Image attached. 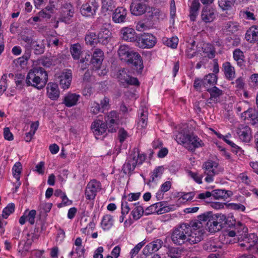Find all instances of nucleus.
Listing matches in <instances>:
<instances>
[{"label":"nucleus","instance_id":"51","mask_svg":"<svg viewBox=\"0 0 258 258\" xmlns=\"http://www.w3.org/2000/svg\"><path fill=\"white\" fill-rule=\"evenodd\" d=\"M141 192H131L126 195H124L122 199L126 201L133 202L138 200L141 197Z\"/></svg>","mask_w":258,"mask_h":258},{"label":"nucleus","instance_id":"1","mask_svg":"<svg viewBox=\"0 0 258 258\" xmlns=\"http://www.w3.org/2000/svg\"><path fill=\"white\" fill-rule=\"evenodd\" d=\"M118 114L116 112L110 111L105 117L106 123L102 120L96 119L91 124V130L97 139L99 136L103 135L106 132L107 124L108 125V131L111 133L116 131L118 127Z\"/></svg>","mask_w":258,"mask_h":258},{"label":"nucleus","instance_id":"33","mask_svg":"<svg viewBox=\"0 0 258 258\" xmlns=\"http://www.w3.org/2000/svg\"><path fill=\"white\" fill-rule=\"evenodd\" d=\"M246 40L250 42H254L258 40V28L255 26L251 27L245 34Z\"/></svg>","mask_w":258,"mask_h":258},{"label":"nucleus","instance_id":"22","mask_svg":"<svg viewBox=\"0 0 258 258\" xmlns=\"http://www.w3.org/2000/svg\"><path fill=\"white\" fill-rule=\"evenodd\" d=\"M237 134L242 142L248 143L251 139V131L247 125H240L237 128Z\"/></svg>","mask_w":258,"mask_h":258},{"label":"nucleus","instance_id":"15","mask_svg":"<svg viewBox=\"0 0 258 258\" xmlns=\"http://www.w3.org/2000/svg\"><path fill=\"white\" fill-rule=\"evenodd\" d=\"M101 189L100 183L95 180L89 181L85 189V197L86 200L90 201H93L97 192Z\"/></svg>","mask_w":258,"mask_h":258},{"label":"nucleus","instance_id":"35","mask_svg":"<svg viewBox=\"0 0 258 258\" xmlns=\"http://www.w3.org/2000/svg\"><path fill=\"white\" fill-rule=\"evenodd\" d=\"M153 213L162 214L169 212V207L165 206L162 202H158L150 207Z\"/></svg>","mask_w":258,"mask_h":258},{"label":"nucleus","instance_id":"21","mask_svg":"<svg viewBox=\"0 0 258 258\" xmlns=\"http://www.w3.org/2000/svg\"><path fill=\"white\" fill-rule=\"evenodd\" d=\"M127 10L122 7L117 8L112 14V21L115 23H123L126 22Z\"/></svg>","mask_w":258,"mask_h":258},{"label":"nucleus","instance_id":"48","mask_svg":"<svg viewBox=\"0 0 258 258\" xmlns=\"http://www.w3.org/2000/svg\"><path fill=\"white\" fill-rule=\"evenodd\" d=\"M235 0H219V6L223 10H227L234 5Z\"/></svg>","mask_w":258,"mask_h":258},{"label":"nucleus","instance_id":"52","mask_svg":"<svg viewBox=\"0 0 258 258\" xmlns=\"http://www.w3.org/2000/svg\"><path fill=\"white\" fill-rule=\"evenodd\" d=\"M15 205L13 203H11L8 205V206L5 207L3 211L2 216L4 218L7 219L11 214H12L15 210Z\"/></svg>","mask_w":258,"mask_h":258},{"label":"nucleus","instance_id":"13","mask_svg":"<svg viewBox=\"0 0 258 258\" xmlns=\"http://www.w3.org/2000/svg\"><path fill=\"white\" fill-rule=\"evenodd\" d=\"M258 241L257 236L253 234H249L247 236V233L243 236V237L239 241V245L246 250L251 249L252 248H256L258 251V247H257Z\"/></svg>","mask_w":258,"mask_h":258},{"label":"nucleus","instance_id":"25","mask_svg":"<svg viewBox=\"0 0 258 258\" xmlns=\"http://www.w3.org/2000/svg\"><path fill=\"white\" fill-rule=\"evenodd\" d=\"M47 95L52 100H56L59 97V90L57 84L50 82L47 84Z\"/></svg>","mask_w":258,"mask_h":258},{"label":"nucleus","instance_id":"56","mask_svg":"<svg viewBox=\"0 0 258 258\" xmlns=\"http://www.w3.org/2000/svg\"><path fill=\"white\" fill-rule=\"evenodd\" d=\"M195 197V193L192 192H189L187 193H184L182 195L179 200L181 202H186L187 201H191Z\"/></svg>","mask_w":258,"mask_h":258},{"label":"nucleus","instance_id":"27","mask_svg":"<svg viewBox=\"0 0 258 258\" xmlns=\"http://www.w3.org/2000/svg\"><path fill=\"white\" fill-rule=\"evenodd\" d=\"M103 57L104 53L101 50L96 49L93 52L91 63L96 70L100 68L103 60Z\"/></svg>","mask_w":258,"mask_h":258},{"label":"nucleus","instance_id":"18","mask_svg":"<svg viewBox=\"0 0 258 258\" xmlns=\"http://www.w3.org/2000/svg\"><path fill=\"white\" fill-rule=\"evenodd\" d=\"M216 15V10L213 7L205 6L202 9L201 18L204 22L209 23L215 20Z\"/></svg>","mask_w":258,"mask_h":258},{"label":"nucleus","instance_id":"6","mask_svg":"<svg viewBox=\"0 0 258 258\" xmlns=\"http://www.w3.org/2000/svg\"><path fill=\"white\" fill-rule=\"evenodd\" d=\"M188 228V242L191 244L197 243L203 239L205 233L202 223L200 221H196L187 224Z\"/></svg>","mask_w":258,"mask_h":258},{"label":"nucleus","instance_id":"3","mask_svg":"<svg viewBox=\"0 0 258 258\" xmlns=\"http://www.w3.org/2000/svg\"><path fill=\"white\" fill-rule=\"evenodd\" d=\"M117 52L120 60L132 64L138 72H141L143 69L144 66L141 56L128 45L126 44L120 45Z\"/></svg>","mask_w":258,"mask_h":258},{"label":"nucleus","instance_id":"63","mask_svg":"<svg viewBox=\"0 0 258 258\" xmlns=\"http://www.w3.org/2000/svg\"><path fill=\"white\" fill-rule=\"evenodd\" d=\"M112 8V1L111 0H102V9L103 11H111Z\"/></svg>","mask_w":258,"mask_h":258},{"label":"nucleus","instance_id":"31","mask_svg":"<svg viewBox=\"0 0 258 258\" xmlns=\"http://www.w3.org/2000/svg\"><path fill=\"white\" fill-rule=\"evenodd\" d=\"M223 71L226 79L232 80L235 77L234 68L229 62H225L223 64Z\"/></svg>","mask_w":258,"mask_h":258},{"label":"nucleus","instance_id":"45","mask_svg":"<svg viewBox=\"0 0 258 258\" xmlns=\"http://www.w3.org/2000/svg\"><path fill=\"white\" fill-rule=\"evenodd\" d=\"M185 53L187 56L189 58L196 55L197 51L195 49V42L194 41H192L191 43L188 44Z\"/></svg>","mask_w":258,"mask_h":258},{"label":"nucleus","instance_id":"55","mask_svg":"<svg viewBox=\"0 0 258 258\" xmlns=\"http://www.w3.org/2000/svg\"><path fill=\"white\" fill-rule=\"evenodd\" d=\"M239 25L236 22H228L225 25V28L228 31L234 33L238 30Z\"/></svg>","mask_w":258,"mask_h":258},{"label":"nucleus","instance_id":"39","mask_svg":"<svg viewBox=\"0 0 258 258\" xmlns=\"http://www.w3.org/2000/svg\"><path fill=\"white\" fill-rule=\"evenodd\" d=\"M233 57L237 65L242 66L243 65L244 56L243 52L239 49H236L233 52Z\"/></svg>","mask_w":258,"mask_h":258},{"label":"nucleus","instance_id":"20","mask_svg":"<svg viewBox=\"0 0 258 258\" xmlns=\"http://www.w3.org/2000/svg\"><path fill=\"white\" fill-rule=\"evenodd\" d=\"M243 120H247L252 125L258 124V111L250 108L244 111L241 115Z\"/></svg>","mask_w":258,"mask_h":258},{"label":"nucleus","instance_id":"38","mask_svg":"<svg viewBox=\"0 0 258 258\" xmlns=\"http://www.w3.org/2000/svg\"><path fill=\"white\" fill-rule=\"evenodd\" d=\"M139 119L137 123V129L138 131H141L144 129L147 125V113L144 110H141Z\"/></svg>","mask_w":258,"mask_h":258},{"label":"nucleus","instance_id":"54","mask_svg":"<svg viewBox=\"0 0 258 258\" xmlns=\"http://www.w3.org/2000/svg\"><path fill=\"white\" fill-rule=\"evenodd\" d=\"M29 57L27 55H23L14 60V62L20 66L21 68H24L27 64Z\"/></svg>","mask_w":258,"mask_h":258},{"label":"nucleus","instance_id":"14","mask_svg":"<svg viewBox=\"0 0 258 258\" xmlns=\"http://www.w3.org/2000/svg\"><path fill=\"white\" fill-rule=\"evenodd\" d=\"M120 38L124 41L134 42L137 41L139 35L131 26L123 27L119 31Z\"/></svg>","mask_w":258,"mask_h":258},{"label":"nucleus","instance_id":"58","mask_svg":"<svg viewBox=\"0 0 258 258\" xmlns=\"http://www.w3.org/2000/svg\"><path fill=\"white\" fill-rule=\"evenodd\" d=\"M60 42L58 38L54 36H51L47 39V45L48 46H57Z\"/></svg>","mask_w":258,"mask_h":258},{"label":"nucleus","instance_id":"16","mask_svg":"<svg viewBox=\"0 0 258 258\" xmlns=\"http://www.w3.org/2000/svg\"><path fill=\"white\" fill-rule=\"evenodd\" d=\"M74 14V8L70 3H66L60 11L59 20L66 23H70Z\"/></svg>","mask_w":258,"mask_h":258},{"label":"nucleus","instance_id":"7","mask_svg":"<svg viewBox=\"0 0 258 258\" xmlns=\"http://www.w3.org/2000/svg\"><path fill=\"white\" fill-rule=\"evenodd\" d=\"M226 216L222 214H214L206 224V230L211 233L220 230L226 223Z\"/></svg>","mask_w":258,"mask_h":258},{"label":"nucleus","instance_id":"8","mask_svg":"<svg viewBox=\"0 0 258 258\" xmlns=\"http://www.w3.org/2000/svg\"><path fill=\"white\" fill-rule=\"evenodd\" d=\"M188 228L186 224H182L176 227L171 235V239L174 243L181 245L188 242Z\"/></svg>","mask_w":258,"mask_h":258},{"label":"nucleus","instance_id":"17","mask_svg":"<svg viewBox=\"0 0 258 258\" xmlns=\"http://www.w3.org/2000/svg\"><path fill=\"white\" fill-rule=\"evenodd\" d=\"M118 81L123 86L139 85V82L136 78L131 76L127 70L123 69L119 71L117 74Z\"/></svg>","mask_w":258,"mask_h":258},{"label":"nucleus","instance_id":"57","mask_svg":"<svg viewBox=\"0 0 258 258\" xmlns=\"http://www.w3.org/2000/svg\"><path fill=\"white\" fill-rule=\"evenodd\" d=\"M7 75H4L2 76L0 81V95H2L7 88Z\"/></svg>","mask_w":258,"mask_h":258},{"label":"nucleus","instance_id":"43","mask_svg":"<svg viewBox=\"0 0 258 258\" xmlns=\"http://www.w3.org/2000/svg\"><path fill=\"white\" fill-rule=\"evenodd\" d=\"M146 243V239H144L142 241L138 243L133 249H131L130 255L131 258H134L136 256L142 248L145 245Z\"/></svg>","mask_w":258,"mask_h":258},{"label":"nucleus","instance_id":"28","mask_svg":"<svg viewBox=\"0 0 258 258\" xmlns=\"http://www.w3.org/2000/svg\"><path fill=\"white\" fill-rule=\"evenodd\" d=\"M80 95L76 93H68L64 97L63 103L68 107H71L76 105L79 99Z\"/></svg>","mask_w":258,"mask_h":258},{"label":"nucleus","instance_id":"61","mask_svg":"<svg viewBox=\"0 0 258 258\" xmlns=\"http://www.w3.org/2000/svg\"><path fill=\"white\" fill-rule=\"evenodd\" d=\"M60 0H49V6H47L46 9L48 11H53L54 9H57L60 5Z\"/></svg>","mask_w":258,"mask_h":258},{"label":"nucleus","instance_id":"29","mask_svg":"<svg viewBox=\"0 0 258 258\" xmlns=\"http://www.w3.org/2000/svg\"><path fill=\"white\" fill-rule=\"evenodd\" d=\"M111 33L108 29H101L98 34V42L103 45L107 44L111 39Z\"/></svg>","mask_w":258,"mask_h":258},{"label":"nucleus","instance_id":"19","mask_svg":"<svg viewBox=\"0 0 258 258\" xmlns=\"http://www.w3.org/2000/svg\"><path fill=\"white\" fill-rule=\"evenodd\" d=\"M56 77L59 79V84L62 89L66 90L70 87L72 79L71 70H66L57 74Z\"/></svg>","mask_w":258,"mask_h":258},{"label":"nucleus","instance_id":"47","mask_svg":"<svg viewBox=\"0 0 258 258\" xmlns=\"http://www.w3.org/2000/svg\"><path fill=\"white\" fill-rule=\"evenodd\" d=\"M81 47L78 44H75L71 47V52L74 59H79L81 54Z\"/></svg>","mask_w":258,"mask_h":258},{"label":"nucleus","instance_id":"41","mask_svg":"<svg viewBox=\"0 0 258 258\" xmlns=\"http://www.w3.org/2000/svg\"><path fill=\"white\" fill-rule=\"evenodd\" d=\"M164 168L163 166H159L156 168L152 172L151 176L152 181H157L162 177L164 172Z\"/></svg>","mask_w":258,"mask_h":258},{"label":"nucleus","instance_id":"4","mask_svg":"<svg viewBox=\"0 0 258 258\" xmlns=\"http://www.w3.org/2000/svg\"><path fill=\"white\" fill-rule=\"evenodd\" d=\"M48 82V75L42 68H35L28 72L26 83L29 86H33L39 90L43 89Z\"/></svg>","mask_w":258,"mask_h":258},{"label":"nucleus","instance_id":"34","mask_svg":"<svg viewBox=\"0 0 258 258\" xmlns=\"http://www.w3.org/2000/svg\"><path fill=\"white\" fill-rule=\"evenodd\" d=\"M200 4L199 0H194L190 7L189 17L192 21L196 20L198 15Z\"/></svg>","mask_w":258,"mask_h":258},{"label":"nucleus","instance_id":"2","mask_svg":"<svg viewBox=\"0 0 258 258\" xmlns=\"http://www.w3.org/2000/svg\"><path fill=\"white\" fill-rule=\"evenodd\" d=\"M186 128L187 125L184 124L177 133H175V140L177 142L190 151L203 146L202 140L197 136L189 134Z\"/></svg>","mask_w":258,"mask_h":258},{"label":"nucleus","instance_id":"37","mask_svg":"<svg viewBox=\"0 0 258 258\" xmlns=\"http://www.w3.org/2000/svg\"><path fill=\"white\" fill-rule=\"evenodd\" d=\"M172 183L170 181H167L163 183L160 189L156 192V197L158 200L163 199L165 192L168 191L171 187Z\"/></svg>","mask_w":258,"mask_h":258},{"label":"nucleus","instance_id":"12","mask_svg":"<svg viewBox=\"0 0 258 258\" xmlns=\"http://www.w3.org/2000/svg\"><path fill=\"white\" fill-rule=\"evenodd\" d=\"M157 41L156 37L153 34L144 33L138 37L136 45L141 48L150 49L155 45Z\"/></svg>","mask_w":258,"mask_h":258},{"label":"nucleus","instance_id":"40","mask_svg":"<svg viewBox=\"0 0 258 258\" xmlns=\"http://www.w3.org/2000/svg\"><path fill=\"white\" fill-rule=\"evenodd\" d=\"M13 177L16 179H20L22 171V165L21 162H17L15 163L12 169Z\"/></svg>","mask_w":258,"mask_h":258},{"label":"nucleus","instance_id":"46","mask_svg":"<svg viewBox=\"0 0 258 258\" xmlns=\"http://www.w3.org/2000/svg\"><path fill=\"white\" fill-rule=\"evenodd\" d=\"M217 76L215 74H209L206 76L203 80V85L204 86L214 85L217 82Z\"/></svg>","mask_w":258,"mask_h":258},{"label":"nucleus","instance_id":"53","mask_svg":"<svg viewBox=\"0 0 258 258\" xmlns=\"http://www.w3.org/2000/svg\"><path fill=\"white\" fill-rule=\"evenodd\" d=\"M225 205L227 207V208L231 210L242 212H244L245 210V206L239 203H227L225 204Z\"/></svg>","mask_w":258,"mask_h":258},{"label":"nucleus","instance_id":"64","mask_svg":"<svg viewBox=\"0 0 258 258\" xmlns=\"http://www.w3.org/2000/svg\"><path fill=\"white\" fill-rule=\"evenodd\" d=\"M168 256L171 258H179L180 257V253L176 248H171L169 249Z\"/></svg>","mask_w":258,"mask_h":258},{"label":"nucleus","instance_id":"49","mask_svg":"<svg viewBox=\"0 0 258 258\" xmlns=\"http://www.w3.org/2000/svg\"><path fill=\"white\" fill-rule=\"evenodd\" d=\"M144 209L142 206H136L132 211L131 215L135 220L139 219L143 215Z\"/></svg>","mask_w":258,"mask_h":258},{"label":"nucleus","instance_id":"26","mask_svg":"<svg viewBox=\"0 0 258 258\" xmlns=\"http://www.w3.org/2000/svg\"><path fill=\"white\" fill-rule=\"evenodd\" d=\"M36 215V211L34 210L31 211L26 210L23 215L20 218L19 223L21 225H24L26 221L33 225L35 223V219Z\"/></svg>","mask_w":258,"mask_h":258},{"label":"nucleus","instance_id":"44","mask_svg":"<svg viewBox=\"0 0 258 258\" xmlns=\"http://www.w3.org/2000/svg\"><path fill=\"white\" fill-rule=\"evenodd\" d=\"M211 194V196L217 200L226 198L227 197V191L223 189H215L213 190Z\"/></svg>","mask_w":258,"mask_h":258},{"label":"nucleus","instance_id":"42","mask_svg":"<svg viewBox=\"0 0 258 258\" xmlns=\"http://www.w3.org/2000/svg\"><path fill=\"white\" fill-rule=\"evenodd\" d=\"M163 42L167 46L172 48H176L178 43V38L176 36L170 38L165 37L163 38Z\"/></svg>","mask_w":258,"mask_h":258},{"label":"nucleus","instance_id":"62","mask_svg":"<svg viewBox=\"0 0 258 258\" xmlns=\"http://www.w3.org/2000/svg\"><path fill=\"white\" fill-rule=\"evenodd\" d=\"M188 175L192 178L197 183L201 184L202 183V176L196 172L189 171Z\"/></svg>","mask_w":258,"mask_h":258},{"label":"nucleus","instance_id":"11","mask_svg":"<svg viewBox=\"0 0 258 258\" xmlns=\"http://www.w3.org/2000/svg\"><path fill=\"white\" fill-rule=\"evenodd\" d=\"M99 7L96 0H86L81 6L80 12L84 17L92 18L96 15Z\"/></svg>","mask_w":258,"mask_h":258},{"label":"nucleus","instance_id":"36","mask_svg":"<svg viewBox=\"0 0 258 258\" xmlns=\"http://www.w3.org/2000/svg\"><path fill=\"white\" fill-rule=\"evenodd\" d=\"M39 123L38 121L30 122V130L25 134V140L26 142H29L31 141L39 127Z\"/></svg>","mask_w":258,"mask_h":258},{"label":"nucleus","instance_id":"24","mask_svg":"<svg viewBox=\"0 0 258 258\" xmlns=\"http://www.w3.org/2000/svg\"><path fill=\"white\" fill-rule=\"evenodd\" d=\"M163 242L162 240L157 239L147 244L143 249V253L145 255H148L154 252L158 251L162 246Z\"/></svg>","mask_w":258,"mask_h":258},{"label":"nucleus","instance_id":"59","mask_svg":"<svg viewBox=\"0 0 258 258\" xmlns=\"http://www.w3.org/2000/svg\"><path fill=\"white\" fill-rule=\"evenodd\" d=\"M62 201L61 203L58 204L57 207L58 208H62L64 206H70L72 205V201L70 200L68 197H67L65 194H62V196L61 197Z\"/></svg>","mask_w":258,"mask_h":258},{"label":"nucleus","instance_id":"5","mask_svg":"<svg viewBox=\"0 0 258 258\" xmlns=\"http://www.w3.org/2000/svg\"><path fill=\"white\" fill-rule=\"evenodd\" d=\"M145 154L140 153L137 148H134L129 154L122 166V171L125 174L131 173L138 166L141 165L146 159Z\"/></svg>","mask_w":258,"mask_h":258},{"label":"nucleus","instance_id":"30","mask_svg":"<svg viewBox=\"0 0 258 258\" xmlns=\"http://www.w3.org/2000/svg\"><path fill=\"white\" fill-rule=\"evenodd\" d=\"M208 91L210 94V97L207 100V103L211 104L218 102L220 96L222 94L221 90L216 87H214Z\"/></svg>","mask_w":258,"mask_h":258},{"label":"nucleus","instance_id":"50","mask_svg":"<svg viewBox=\"0 0 258 258\" xmlns=\"http://www.w3.org/2000/svg\"><path fill=\"white\" fill-rule=\"evenodd\" d=\"M86 43L90 45H93L98 42L97 37L95 33L89 32L85 37Z\"/></svg>","mask_w":258,"mask_h":258},{"label":"nucleus","instance_id":"23","mask_svg":"<svg viewBox=\"0 0 258 258\" xmlns=\"http://www.w3.org/2000/svg\"><path fill=\"white\" fill-rule=\"evenodd\" d=\"M147 5L142 2H133L130 6V11L133 15L141 16L147 11Z\"/></svg>","mask_w":258,"mask_h":258},{"label":"nucleus","instance_id":"10","mask_svg":"<svg viewBox=\"0 0 258 258\" xmlns=\"http://www.w3.org/2000/svg\"><path fill=\"white\" fill-rule=\"evenodd\" d=\"M204 173L207 175L205 181L208 183L212 182L214 180V176L222 171L218 163L212 160L205 162L203 165Z\"/></svg>","mask_w":258,"mask_h":258},{"label":"nucleus","instance_id":"60","mask_svg":"<svg viewBox=\"0 0 258 258\" xmlns=\"http://www.w3.org/2000/svg\"><path fill=\"white\" fill-rule=\"evenodd\" d=\"M121 214L123 215H127L131 209L130 208L129 204L127 201L122 199L121 205Z\"/></svg>","mask_w":258,"mask_h":258},{"label":"nucleus","instance_id":"32","mask_svg":"<svg viewBox=\"0 0 258 258\" xmlns=\"http://www.w3.org/2000/svg\"><path fill=\"white\" fill-rule=\"evenodd\" d=\"M114 224V219L113 217L108 214L104 215L100 222V227L105 231L109 230Z\"/></svg>","mask_w":258,"mask_h":258},{"label":"nucleus","instance_id":"9","mask_svg":"<svg viewBox=\"0 0 258 258\" xmlns=\"http://www.w3.org/2000/svg\"><path fill=\"white\" fill-rule=\"evenodd\" d=\"M238 226L240 230L235 228V230H227L225 232L224 235L227 240L225 243H233L239 242L243 236L247 233V228L242 223L239 222Z\"/></svg>","mask_w":258,"mask_h":258}]
</instances>
